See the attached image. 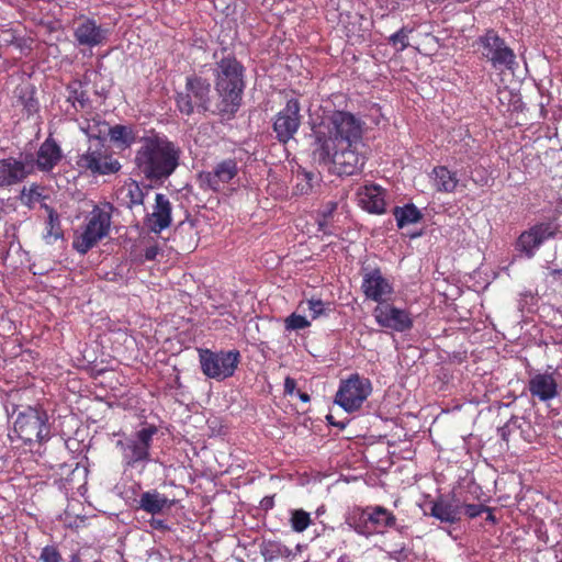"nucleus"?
<instances>
[{"mask_svg":"<svg viewBox=\"0 0 562 562\" xmlns=\"http://www.w3.org/2000/svg\"><path fill=\"white\" fill-rule=\"evenodd\" d=\"M530 394L542 402L550 401L558 395V383L551 373H538L528 384Z\"/></svg>","mask_w":562,"mask_h":562,"instance_id":"obj_23","label":"nucleus"},{"mask_svg":"<svg viewBox=\"0 0 562 562\" xmlns=\"http://www.w3.org/2000/svg\"><path fill=\"white\" fill-rule=\"evenodd\" d=\"M63 159L60 146L48 137L38 148L36 158H33L34 168L41 171H50Z\"/></svg>","mask_w":562,"mask_h":562,"instance_id":"obj_21","label":"nucleus"},{"mask_svg":"<svg viewBox=\"0 0 562 562\" xmlns=\"http://www.w3.org/2000/svg\"><path fill=\"white\" fill-rule=\"evenodd\" d=\"M77 165L93 175H111L121 168L119 160L108 153L102 142L91 143L87 151L78 157Z\"/></svg>","mask_w":562,"mask_h":562,"instance_id":"obj_11","label":"nucleus"},{"mask_svg":"<svg viewBox=\"0 0 562 562\" xmlns=\"http://www.w3.org/2000/svg\"><path fill=\"white\" fill-rule=\"evenodd\" d=\"M487 513H488V515H487V517H486V520H487V521H490V522H493V524H494V522H495V517H494V515L492 514V512H491V509H490V508H488V512H487Z\"/></svg>","mask_w":562,"mask_h":562,"instance_id":"obj_46","label":"nucleus"},{"mask_svg":"<svg viewBox=\"0 0 562 562\" xmlns=\"http://www.w3.org/2000/svg\"><path fill=\"white\" fill-rule=\"evenodd\" d=\"M171 223V204L162 193H157L153 212L147 214L145 225L154 233H160Z\"/></svg>","mask_w":562,"mask_h":562,"instance_id":"obj_20","label":"nucleus"},{"mask_svg":"<svg viewBox=\"0 0 562 562\" xmlns=\"http://www.w3.org/2000/svg\"><path fill=\"white\" fill-rule=\"evenodd\" d=\"M297 308L302 312L308 311L311 319L315 321L322 316H327L331 312V303L317 297H311L301 301Z\"/></svg>","mask_w":562,"mask_h":562,"instance_id":"obj_28","label":"nucleus"},{"mask_svg":"<svg viewBox=\"0 0 562 562\" xmlns=\"http://www.w3.org/2000/svg\"><path fill=\"white\" fill-rule=\"evenodd\" d=\"M295 194H308L313 189V183L318 180V176L314 172L303 170L296 176Z\"/></svg>","mask_w":562,"mask_h":562,"instance_id":"obj_31","label":"nucleus"},{"mask_svg":"<svg viewBox=\"0 0 562 562\" xmlns=\"http://www.w3.org/2000/svg\"><path fill=\"white\" fill-rule=\"evenodd\" d=\"M371 392L372 385L369 379L362 378L359 374H352L347 380L340 382L335 403L346 412L352 413L362 406Z\"/></svg>","mask_w":562,"mask_h":562,"instance_id":"obj_9","label":"nucleus"},{"mask_svg":"<svg viewBox=\"0 0 562 562\" xmlns=\"http://www.w3.org/2000/svg\"><path fill=\"white\" fill-rule=\"evenodd\" d=\"M393 214L400 228L409 224H415L422 218L420 211L414 204H406L402 207L397 206L394 209Z\"/></svg>","mask_w":562,"mask_h":562,"instance_id":"obj_30","label":"nucleus"},{"mask_svg":"<svg viewBox=\"0 0 562 562\" xmlns=\"http://www.w3.org/2000/svg\"><path fill=\"white\" fill-rule=\"evenodd\" d=\"M366 123L348 111L327 112L314 130L313 155L330 166L339 176H352L362 170L367 160L363 135Z\"/></svg>","mask_w":562,"mask_h":562,"instance_id":"obj_1","label":"nucleus"},{"mask_svg":"<svg viewBox=\"0 0 562 562\" xmlns=\"http://www.w3.org/2000/svg\"><path fill=\"white\" fill-rule=\"evenodd\" d=\"M336 206H337V205H336V203H335V202H329V203L325 206V209H324V211H323V215H324V216H329V215H331V214L335 212Z\"/></svg>","mask_w":562,"mask_h":562,"instance_id":"obj_44","label":"nucleus"},{"mask_svg":"<svg viewBox=\"0 0 562 562\" xmlns=\"http://www.w3.org/2000/svg\"><path fill=\"white\" fill-rule=\"evenodd\" d=\"M113 207L110 203L93 205L83 223L75 231L72 247L79 254H87L110 233Z\"/></svg>","mask_w":562,"mask_h":562,"instance_id":"obj_4","label":"nucleus"},{"mask_svg":"<svg viewBox=\"0 0 562 562\" xmlns=\"http://www.w3.org/2000/svg\"><path fill=\"white\" fill-rule=\"evenodd\" d=\"M149 525H150V527H153L154 529H157V530H166L167 529V525H166L165 520H162V519L151 518L149 521Z\"/></svg>","mask_w":562,"mask_h":562,"instance_id":"obj_43","label":"nucleus"},{"mask_svg":"<svg viewBox=\"0 0 562 562\" xmlns=\"http://www.w3.org/2000/svg\"><path fill=\"white\" fill-rule=\"evenodd\" d=\"M71 562H78V558L77 557H72Z\"/></svg>","mask_w":562,"mask_h":562,"instance_id":"obj_49","label":"nucleus"},{"mask_svg":"<svg viewBox=\"0 0 562 562\" xmlns=\"http://www.w3.org/2000/svg\"><path fill=\"white\" fill-rule=\"evenodd\" d=\"M123 192H126V203L130 207L140 205L144 203V192L136 183H130L124 187Z\"/></svg>","mask_w":562,"mask_h":562,"instance_id":"obj_34","label":"nucleus"},{"mask_svg":"<svg viewBox=\"0 0 562 562\" xmlns=\"http://www.w3.org/2000/svg\"><path fill=\"white\" fill-rule=\"evenodd\" d=\"M81 130L86 133L90 140L101 142V137L106 135L108 123L101 121H87L86 125H81Z\"/></svg>","mask_w":562,"mask_h":562,"instance_id":"obj_32","label":"nucleus"},{"mask_svg":"<svg viewBox=\"0 0 562 562\" xmlns=\"http://www.w3.org/2000/svg\"><path fill=\"white\" fill-rule=\"evenodd\" d=\"M464 514L469 518H475L484 512H488V507L481 504H467L463 506Z\"/></svg>","mask_w":562,"mask_h":562,"instance_id":"obj_40","label":"nucleus"},{"mask_svg":"<svg viewBox=\"0 0 562 562\" xmlns=\"http://www.w3.org/2000/svg\"><path fill=\"white\" fill-rule=\"evenodd\" d=\"M63 238L64 233L59 217L54 210H49L48 218L45 223V229L43 232V239L47 245H54L58 240H63Z\"/></svg>","mask_w":562,"mask_h":562,"instance_id":"obj_29","label":"nucleus"},{"mask_svg":"<svg viewBox=\"0 0 562 562\" xmlns=\"http://www.w3.org/2000/svg\"><path fill=\"white\" fill-rule=\"evenodd\" d=\"M300 104L296 99H290L274 120L273 131L281 143H288L301 125Z\"/></svg>","mask_w":562,"mask_h":562,"instance_id":"obj_15","label":"nucleus"},{"mask_svg":"<svg viewBox=\"0 0 562 562\" xmlns=\"http://www.w3.org/2000/svg\"><path fill=\"white\" fill-rule=\"evenodd\" d=\"M361 291L366 299L381 305L391 300L394 293V285L380 269H371L363 272Z\"/></svg>","mask_w":562,"mask_h":562,"instance_id":"obj_13","label":"nucleus"},{"mask_svg":"<svg viewBox=\"0 0 562 562\" xmlns=\"http://www.w3.org/2000/svg\"><path fill=\"white\" fill-rule=\"evenodd\" d=\"M186 93H179L177 97V106L186 115L193 113L194 108L198 111L205 112L210 105V83L200 77H190L187 79Z\"/></svg>","mask_w":562,"mask_h":562,"instance_id":"obj_10","label":"nucleus"},{"mask_svg":"<svg viewBox=\"0 0 562 562\" xmlns=\"http://www.w3.org/2000/svg\"><path fill=\"white\" fill-rule=\"evenodd\" d=\"M554 234L555 227L551 223H541L524 232L518 238L517 246L528 258H531L536 249Z\"/></svg>","mask_w":562,"mask_h":562,"instance_id":"obj_19","label":"nucleus"},{"mask_svg":"<svg viewBox=\"0 0 562 562\" xmlns=\"http://www.w3.org/2000/svg\"><path fill=\"white\" fill-rule=\"evenodd\" d=\"M501 435H502V437H503V438H505V436H507V432H505V430H504V429H502V430H501Z\"/></svg>","mask_w":562,"mask_h":562,"instance_id":"obj_47","label":"nucleus"},{"mask_svg":"<svg viewBox=\"0 0 562 562\" xmlns=\"http://www.w3.org/2000/svg\"><path fill=\"white\" fill-rule=\"evenodd\" d=\"M296 382L292 378H286L284 381V391L286 394L292 395L295 391Z\"/></svg>","mask_w":562,"mask_h":562,"instance_id":"obj_42","label":"nucleus"},{"mask_svg":"<svg viewBox=\"0 0 562 562\" xmlns=\"http://www.w3.org/2000/svg\"><path fill=\"white\" fill-rule=\"evenodd\" d=\"M290 554L291 550L280 542L270 543L266 551V555L268 557V559L289 557Z\"/></svg>","mask_w":562,"mask_h":562,"instance_id":"obj_38","label":"nucleus"},{"mask_svg":"<svg viewBox=\"0 0 562 562\" xmlns=\"http://www.w3.org/2000/svg\"><path fill=\"white\" fill-rule=\"evenodd\" d=\"M40 560L42 562H60L61 555L55 547L46 546L42 549Z\"/></svg>","mask_w":562,"mask_h":562,"instance_id":"obj_39","label":"nucleus"},{"mask_svg":"<svg viewBox=\"0 0 562 562\" xmlns=\"http://www.w3.org/2000/svg\"><path fill=\"white\" fill-rule=\"evenodd\" d=\"M430 179L438 192L452 193L459 184L458 173L445 166L435 167L430 173Z\"/></svg>","mask_w":562,"mask_h":562,"instance_id":"obj_25","label":"nucleus"},{"mask_svg":"<svg viewBox=\"0 0 562 562\" xmlns=\"http://www.w3.org/2000/svg\"><path fill=\"white\" fill-rule=\"evenodd\" d=\"M291 527L296 532H303L311 524V516L303 509H294L291 512Z\"/></svg>","mask_w":562,"mask_h":562,"instance_id":"obj_33","label":"nucleus"},{"mask_svg":"<svg viewBox=\"0 0 562 562\" xmlns=\"http://www.w3.org/2000/svg\"><path fill=\"white\" fill-rule=\"evenodd\" d=\"M373 317L379 326L394 331L404 333L413 327L411 313L387 302L375 306Z\"/></svg>","mask_w":562,"mask_h":562,"instance_id":"obj_14","label":"nucleus"},{"mask_svg":"<svg viewBox=\"0 0 562 562\" xmlns=\"http://www.w3.org/2000/svg\"><path fill=\"white\" fill-rule=\"evenodd\" d=\"M158 254H159L158 246L151 245L145 249L144 258H145V260H155Z\"/></svg>","mask_w":562,"mask_h":562,"instance_id":"obj_41","label":"nucleus"},{"mask_svg":"<svg viewBox=\"0 0 562 562\" xmlns=\"http://www.w3.org/2000/svg\"><path fill=\"white\" fill-rule=\"evenodd\" d=\"M395 522V516L383 506H368L355 512L349 518V525L363 536L383 533L394 527Z\"/></svg>","mask_w":562,"mask_h":562,"instance_id":"obj_7","label":"nucleus"},{"mask_svg":"<svg viewBox=\"0 0 562 562\" xmlns=\"http://www.w3.org/2000/svg\"><path fill=\"white\" fill-rule=\"evenodd\" d=\"M175 499L168 498L157 490L144 492L138 499V508L151 516L164 514L172 508Z\"/></svg>","mask_w":562,"mask_h":562,"instance_id":"obj_24","label":"nucleus"},{"mask_svg":"<svg viewBox=\"0 0 562 562\" xmlns=\"http://www.w3.org/2000/svg\"><path fill=\"white\" fill-rule=\"evenodd\" d=\"M284 326L286 330L305 329L311 326V321L304 315L292 313L285 318Z\"/></svg>","mask_w":562,"mask_h":562,"instance_id":"obj_36","label":"nucleus"},{"mask_svg":"<svg viewBox=\"0 0 562 562\" xmlns=\"http://www.w3.org/2000/svg\"><path fill=\"white\" fill-rule=\"evenodd\" d=\"M48 416L46 412L27 407L14 422V432L24 442L43 441L49 438Z\"/></svg>","mask_w":562,"mask_h":562,"instance_id":"obj_8","label":"nucleus"},{"mask_svg":"<svg viewBox=\"0 0 562 562\" xmlns=\"http://www.w3.org/2000/svg\"><path fill=\"white\" fill-rule=\"evenodd\" d=\"M237 173V161L235 159H225L218 162L212 171L201 172L199 179L202 187L218 191L233 180Z\"/></svg>","mask_w":562,"mask_h":562,"instance_id":"obj_17","label":"nucleus"},{"mask_svg":"<svg viewBox=\"0 0 562 562\" xmlns=\"http://www.w3.org/2000/svg\"><path fill=\"white\" fill-rule=\"evenodd\" d=\"M409 33L411 30L402 27L400 31L390 36L389 43L394 47L396 52H402L409 45Z\"/></svg>","mask_w":562,"mask_h":562,"instance_id":"obj_35","label":"nucleus"},{"mask_svg":"<svg viewBox=\"0 0 562 562\" xmlns=\"http://www.w3.org/2000/svg\"><path fill=\"white\" fill-rule=\"evenodd\" d=\"M179 151L165 136L153 135L143 138L136 153L135 164L148 180L168 178L177 168Z\"/></svg>","mask_w":562,"mask_h":562,"instance_id":"obj_2","label":"nucleus"},{"mask_svg":"<svg viewBox=\"0 0 562 562\" xmlns=\"http://www.w3.org/2000/svg\"><path fill=\"white\" fill-rule=\"evenodd\" d=\"M359 205L373 214L385 212L384 191L380 186L367 184L358 191Z\"/></svg>","mask_w":562,"mask_h":562,"instance_id":"obj_22","label":"nucleus"},{"mask_svg":"<svg viewBox=\"0 0 562 562\" xmlns=\"http://www.w3.org/2000/svg\"><path fill=\"white\" fill-rule=\"evenodd\" d=\"M109 35V31L99 25L94 20L81 18L74 29L76 42L81 46L94 47L102 45Z\"/></svg>","mask_w":562,"mask_h":562,"instance_id":"obj_18","label":"nucleus"},{"mask_svg":"<svg viewBox=\"0 0 562 562\" xmlns=\"http://www.w3.org/2000/svg\"><path fill=\"white\" fill-rule=\"evenodd\" d=\"M34 170L33 156L25 155L22 159H0V188L22 182Z\"/></svg>","mask_w":562,"mask_h":562,"instance_id":"obj_16","label":"nucleus"},{"mask_svg":"<svg viewBox=\"0 0 562 562\" xmlns=\"http://www.w3.org/2000/svg\"><path fill=\"white\" fill-rule=\"evenodd\" d=\"M243 90L241 65L235 58H223L217 64L216 91L220 97L217 112L234 114L240 105Z\"/></svg>","mask_w":562,"mask_h":562,"instance_id":"obj_3","label":"nucleus"},{"mask_svg":"<svg viewBox=\"0 0 562 562\" xmlns=\"http://www.w3.org/2000/svg\"><path fill=\"white\" fill-rule=\"evenodd\" d=\"M106 135L110 136L111 142L121 149L130 148L137 138V132L133 125L116 124L109 126Z\"/></svg>","mask_w":562,"mask_h":562,"instance_id":"obj_26","label":"nucleus"},{"mask_svg":"<svg viewBox=\"0 0 562 562\" xmlns=\"http://www.w3.org/2000/svg\"><path fill=\"white\" fill-rule=\"evenodd\" d=\"M41 198L42 193L40 192V187L37 186L23 188L21 192V201L29 206H34L41 201Z\"/></svg>","mask_w":562,"mask_h":562,"instance_id":"obj_37","label":"nucleus"},{"mask_svg":"<svg viewBox=\"0 0 562 562\" xmlns=\"http://www.w3.org/2000/svg\"><path fill=\"white\" fill-rule=\"evenodd\" d=\"M482 48V56L491 61L494 68H508L510 69L515 64V54L509 48L503 38L494 30H488L484 35L477 40Z\"/></svg>","mask_w":562,"mask_h":562,"instance_id":"obj_12","label":"nucleus"},{"mask_svg":"<svg viewBox=\"0 0 562 562\" xmlns=\"http://www.w3.org/2000/svg\"><path fill=\"white\" fill-rule=\"evenodd\" d=\"M200 366L203 374L216 381H223L231 378L240 361L238 350L211 351L201 349L199 351Z\"/></svg>","mask_w":562,"mask_h":562,"instance_id":"obj_6","label":"nucleus"},{"mask_svg":"<svg viewBox=\"0 0 562 562\" xmlns=\"http://www.w3.org/2000/svg\"><path fill=\"white\" fill-rule=\"evenodd\" d=\"M156 434L157 427L150 425L143 427L123 440H119L116 446L122 454V464L125 468H140V470H144L150 461V447Z\"/></svg>","mask_w":562,"mask_h":562,"instance_id":"obj_5","label":"nucleus"},{"mask_svg":"<svg viewBox=\"0 0 562 562\" xmlns=\"http://www.w3.org/2000/svg\"><path fill=\"white\" fill-rule=\"evenodd\" d=\"M501 435H502V437H503V438H505V436H507V432H505V430H504V429H502V430H501Z\"/></svg>","mask_w":562,"mask_h":562,"instance_id":"obj_48","label":"nucleus"},{"mask_svg":"<svg viewBox=\"0 0 562 562\" xmlns=\"http://www.w3.org/2000/svg\"><path fill=\"white\" fill-rule=\"evenodd\" d=\"M462 507L458 504L439 499L431 506L430 515L442 522L456 524L461 519Z\"/></svg>","mask_w":562,"mask_h":562,"instance_id":"obj_27","label":"nucleus"},{"mask_svg":"<svg viewBox=\"0 0 562 562\" xmlns=\"http://www.w3.org/2000/svg\"><path fill=\"white\" fill-rule=\"evenodd\" d=\"M297 395L301 398V401H303V402H308L310 401V396L306 393H304V392H300L299 391Z\"/></svg>","mask_w":562,"mask_h":562,"instance_id":"obj_45","label":"nucleus"}]
</instances>
